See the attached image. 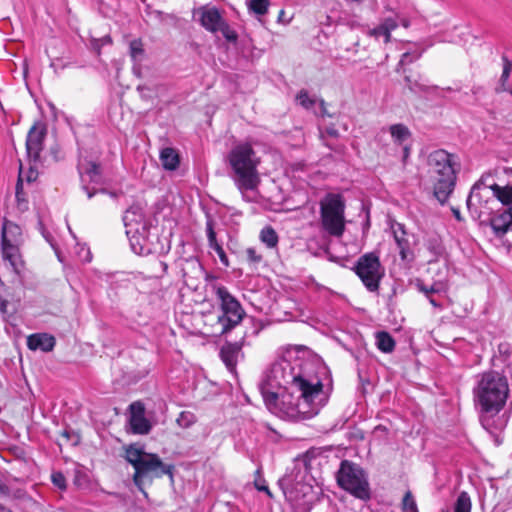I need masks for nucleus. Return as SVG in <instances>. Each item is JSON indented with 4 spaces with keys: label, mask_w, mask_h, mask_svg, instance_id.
<instances>
[{
    "label": "nucleus",
    "mask_w": 512,
    "mask_h": 512,
    "mask_svg": "<svg viewBox=\"0 0 512 512\" xmlns=\"http://www.w3.org/2000/svg\"><path fill=\"white\" fill-rule=\"evenodd\" d=\"M305 354L302 346L280 349L259 384L266 407L285 420L310 419L329 399L319 376L321 368L306 359Z\"/></svg>",
    "instance_id": "1"
},
{
    "label": "nucleus",
    "mask_w": 512,
    "mask_h": 512,
    "mask_svg": "<svg viewBox=\"0 0 512 512\" xmlns=\"http://www.w3.org/2000/svg\"><path fill=\"white\" fill-rule=\"evenodd\" d=\"M509 395V385L506 377L498 372L482 374L474 389L475 403L480 409V422L489 432L501 429L504 421L495 419L503 409Z\"/></svg>",
    "instance_id": "2"
},
{
    "label": "nucleus",
    "mask_w": 512,
    "mask_h": 512,
    "mask_svg": "<svg viewBox=\"0 0 512 512\" xmlns=\"http://www.w3.org/2000/svg\"><path fill=\"white\" fill-rule=\"evenodd\" d=\"M227 159L235 174V185L243 199L248 202L256 201L257 187L260 182L257 167L260 159L251 144L246 142L236 144L228 153Z\"/></svg>",
    "instance_id": "3"
},
{
    "label": "nucleus",
    "mask_w": 512,
    "mask_h": 512,
    "mask_svg": "<svg viewBox=\"0 0 512 512\" xmlns=\"http://www.w3.org/2000/svg\"><path fill=\"white\" fill-rule=\"evenodd\" d=\"M125 459L133 466V482L145 497V487L150 486L154 479L164 475L173 478V465L164 463L157 454L148 453L137 444L125 447Z\"/></svg>",
    "instance_id": "4"
},
{
    "label": "nucleus",
    "mask_w": 512,
    "mask_h": 512,
    "mask_svg": "<svg viewBox=\"0 0 512 512\" xmlns=\"http://www.w3.org/2000/svg\"><path fill=\"white\" fill-rule=\"evenodd\" d=\"M212 293L219 302L220 311L206 318L205 333L212 337H219L238 326L243 320L245 311L225 286L213 284Z\"/></svg>",
    "instance_id": "5"
},
{
    "label": "nucleus",
    "mask_w": 512,
    "mask_h": 512,
    "mask_svg": "<svg viewBox=\"0 0 512 512\" xmlns=\"http://www.w3.org/2000/svg\"><path fill=\"white\" fill-rule=\"evenodd\" d=\"M428 177L436 199L444 204L454 190L456 170L453 155L436 150L428 156Z\"/></svg>",
    "instance_id": "6"
},
{
    "label": "nucleus",
    "mask_w": 512,
    "mask_h": 512,
    "mask_svg": "<svg viewBox=\"0 0 512 512\" xmlns=\"http://www.w3.org/2000/svg\"><path fill=\"white\" fill-rule=\"evenodd\" d=\"M23 243L22 230L16 223L4 220L1 231V251L2 259L6 262L14 273L13 283L21 284V275L25 268V263L20 253V246Z\"/></svg>",
    "instance_id": "7"
},
{
    "label": "nucleus",
    "mask_w": 512,
    "mask_h": 512,
    "mask_svg": "<svg viewBox=\"0 0 512 512\" xmlns=\"http://www.w3.org/2000/svg\"><path fill=\"white\" fill-rule=\"evenodd\" d=\"M339 487L361 500L370 498L368 477L363 468L349 460H343L336 473Z\"/></svg>",
    "instance_id": "8"
},
{
    "label": "nucleus",
    "mask_w": 512,
    "mask_h": 512,
    "mask_svg": "<svg viewBox=\"0 0 512 512\" xmlns=\"http://www.w3.org/2000/svg\"><path fill=\"white\" fill-rule=\"evenodd\" d=\"M323 229L331 236L340 237L345 231V201L340 194L328 193L320 201Z\"/></svg>",
    "instance_id": "9"
},
{
    "label": "nucleus",
    "mask_w": 512,
    "mask_h": 512,
    "mask_svg": "<svg viewBox=\"0 0 512 512\" xmlns=\"http://www.w3.org/2000/svg\"><path fill=\"white\" fill-rule=\"evenodd\" d=\"M354 271L370 292L379 289L380 281L385 274L379 256L374 252L360 256L355 264Z\"/></svg>",
    "instance_id": "10"
},
{
    "label": "nucleus",
    "mask_w": 512,
    "mask_h": 512,
    "mask_svg": "<svg viewBox=\"0 0 512 512\" xmlns=\"http://www.w3.org/2000/svg\"><path fill=\"white\" fill-rule=\"evenodd\" d=\"M78 171L82 188L89 199L98 193L109 194L111 197H116V193L108 192L105 188L89 186V184L101 185L103 183L101 168L96 162L88 160L87 158H80L78 162Z\"/></svg>",
    "instance_id": "11"
},
{
    "label": "nucleus",
    "mask_w": 512,
    "mask_h": 512,
    "mask_svg": "<svg viewBox=\"0 0 512 512\" xmlns=\"http://www.w3.org/2000/svg\"><path fill=\"white\" fill-rule=\"evenodd\" d=\"M487 188L492 190L494 197H496L503 205L512 204V185L508 184L505 186H500L498 184H493L489 187H486L484 184V178L482 177L477 183L473 185L467 198V207L469 210H472V208L477 210V206L480 204L482 198L481 190Z\"/></svg>",
    "instance_id": "12"
},
{
    "label": "nucleus",
    "mask_w": 512,
    "mask_h": 512,
    "mask_svg": "<svg viewBox=\"0 0 512 512\" xmlns=\"http://www.w3.org/2000/svg\"><path fill=\"white\" fill-rule=\"evenodd\" d=\"M490 227L496 239L506 247L512 246V205L490 218Z\"/></svg>",
    "instance_id": "13"
},
{
    "label": "nucleus",
    "mask_w": 512,
    "mask_h": 512,
    "mask_svg": "<svg viewBox=\"0 0 512 512\" xmlns=\"http://www.w3.org/2000/svg\"><path fill=\"white\" fill-rule=\"evenodd\" d=\"M200 21L205 29L213 33L220 32L229 41H234L237 38L236 33L230 29L219 11L215 8L203 9Z\"/></svg>",
    "instance_id": "14"
},
{
    "label": "nucleus",
    "mask_w": 512,
    "mask_h": 512,
    "mask_svg": "<svg viewBox=\"0 0 512 512\" xmlns=\"http://www.w3.org/2000/svg\"><path fill=\"white\" fill-rule=\"evenodd\" d=\"M149 226L141 229H130V232L126 233L132 251L138 255H148L157 251L156 244L152 241Z\"/></svg>",
    "instance_id": "15"
},
{
    "label": "nucleus",
    "mask_w": 512,
    "mask_h": 512,
    "mask_svg": "<svg viewBox=\"0 0 512 512\" xmlns=\"http://www.w3.org/2000/svg\"><path fill=\"white\" fill-rule=\"evenodd\" d=\"M46 136V129L43 125H33L27 135L26 150L28 157L34 162L39 160L40 153L43 150V141Z\"/></svg>",
    "instance_id": "16"
},
{
    "label": "nucleus",
    "mask_w": 512,
    "mask_h": 512,
    "mask_svg": "<svg viewBox=\"0 0 512 512\" xmlns=\"http://www.w3.org/2000/svg\"><path fill=\"white\" fill-rule=\"evenodd\" d=\"M144 406L140 402H134L130 405L129 423L131 431L134 434H148L151 430V424L144 415Z\"/></svg>",
    "instance_id": "17"
},
{
    "label": "nucleus",
    "mask_w": 512,
    "mask_h": 512,
    "mask_svg": "<svg viewBox=\"0 0 512 512\" xmlns=\"http://www.w3.org/2000/svg\"><path fill=\"white\" fill-rule=\"evenodd\" d=\"M389 133L393 143L402 148V159L405 162L410 155L411 131L406 125L398 123L389 127Z\"/></svg>",
    "instance_id": "18"
},
{
    "label": "nucleus",
    "mask_w": 512,
    "mask_h": 512,
    "mask_svg": "<svg viewBox=\"0 0 512 512\" xmlns=\"http://www.w3.org/2000/svg\"><path fill=\"white\" fill-rule=\"evenodd\" d=\"M391 230L399 249V254L402 260L412 259V251L408 234L404 228V225L398 222L391 223Z\"/></svg>",
    "instance_id": "19"
},
{
    "label": "nucleus",
    "mask_w": 512,
    "mask_h": 512,
    "mask_svg": "<svg viewBox=\"0 0 512 512\" xmlns=\"http://www.w3.org/2000/svg\"><path fill=\"white\" fill-rule=\"evenodd\" d=\"M123 222L126 228V233L130 232V229H141L149 226L145 220L144 209L140 204H134L125 211Z\"/></svg>",
    "instance_id": "20"
},
{
    "label": "nucleus",
    "mask_w": 512,
    "mask_h": 512,
    "mask_svg": "<svg viewBox=\"0 0 512 512\" xmlns=\"http://www.w3.org/2000/svg\"><path fill=\"white\" fill-rule=\"evenodd\" d=\"M27 346L33 351L49 352L55 346V338L47 333L32 334L27 338Z\"/></svg>",
    "instance_id": "21"
},
{
    "label": "nucleus",
    "mask_w": 512,
    "mask_h": 512,
    "mask_svg": "<svg viewBox=\"0 0 512 512\" xmlns=\"http://www.w3.org/2000/svg\"><path fill=\"white\" fill-rule=\"evenodd\" d=\"M206 231H207V239H208V245L211 249H213L216 254L218 255L220 262L225 266H229V260L228 257L222 248V246L218 243L216 239V233L213 228V222L207 221L206 223Z\"/></svg>",
    "instance_id": "22"
},
{
    "label": "nucleus",
    "mask_w": 512,
    "mask_h": 512,
    "mask_svg": "<svg viewBox=\"0 0 512 512\" xmlns=\"http://www.w3.org/2000/svg\"><path fill=\"white\" fill-rule=\"evenodd\" d=\"M239 353L240 347L237 344L228 343L221 348L220 357L230 371L235 368Z\"/></svg>",
    "instance_id": "23"
},
{
    "label": "nucleus",
    "mask_w": 512,
    "mask_h": 512,
    "mask_svg": "<svg viewBox=\"0 0 512 512\" xmlns=\"http://www.w3.org/2000/svg\"><path fill=\"white\" fill-rule=\"evenodd\" d=\"M160 161L166 170H176L179 166V155L175 149L166 147L160 152Z\"/></svg>",
    "instance_id": "24"
},
{
    "label": "nucleus",
    "mask_w": 512,
    "mask_h": 512,
    "mask_svg": "<svg viewBox=\"0 0 512 512\" xmlns=\"http://www.w3.org/2000/svg\"><path fill=\"white\" fill-rule=\"evenodd\" d=\"M376 346L384 353H391L395 348V341L392 336L385 331L376 333Z\"/></svg>",
    "instance_id": "25"
},
{
    "label": "nucleus",
    "mask_w": 512,
    "mask_h": 512,
    "mask_svg": "<svg viewBox=\"0 0 512 512\" xmlns=\"http://www.w3.org/2000/svg\"><path fill=\"white\" fill-rule=\"evenodd\" d=\"M16 208L20 213H24L29 208V202L26 198L25 193L23 192V183H22V177L21 174L19 175L17 184H16Z\"/></svg>",
    "instance_id": "26"
},
{
    "label": "nucleus",
    "mask_w": 512,
    "mask_h": 512,
    "mask_svg": "<svg viewBox=\"0 0 512 512\" xmlns=\"http://www.w3.org/2000/svg\"><path fill=\"white\" fill-rule=\"evenodd\" d=\"M503 70L502 74L499 79V86L496 88V90L499 91H509L512 94V90L509 89L507 82L510 77V73L512 70V64L509 60L506 58L503 59Z\"/></svg>",
    "instance_id": "27"
},
{
    "label": "nucleus",
    "mask_w": 512,
    "mask_h": 512,
    "mask_svg": "<svg viewBox=\"0 0 512 512\" xmlns=\"http://www.w3.org/2000/svg\"><path fill=\"white\" fill-rule=\"evenodd\" d=\"M472 502L469 494L465 491L459 493L455 504L454 512H471Z\"/></svg>",
    "instance_id": "28"
},
{
    "label": "nucleus",
    "mask_w": 512,
    "mask_h": 512,
    "mask_svg": "<svg viewBox=\"0 0 512 512\" xmlns=\"http://www.w3.org/2000/svg\"><path fill=\"white\" fill-rule=\"evenodd\" d=\"M269 0H248L247 6L250 12L257 16H264L268 12Z\"/></svg>",
    "instance_id": "29"
},
{
    "label": "nucleus",
    "mask_w": 512,
    "mask_h": 512,
    "mask_svg": "<svg viewBox=\"0 0 512 512\" xmlns=\"http://www.w3.org/2000/svg\"><path fill=\"white\" fill-rule=\"evenodd\" d=\"M420 292H422L426 297L433 294L445 293L447 290V286L445 283L438 281L434 282L431 286H426L422 283L417 285Z\"/></svg>",
    "instance_id": "30"
},
{
    "label": "nucleus",
    "mask_w": 512,
    "mask_h": 512,
    "mask_svg": "<svg viewBox=\"0 0 512 512\" xmlns=\"http://www.w3.org/2000/svg\"><path fill=\"white\" fill-rule=\"evenodd\" d=\"M260 239L269 248L276 247L278 243V235L272 227L263 228L260 233Z\"/></svg>",
    "instance_id": "31"
},
{
    "label": "nucleus",
    "mask_w": 512,
    "mask_h": 512,
    "mask_svg": "<svg viewBox=\"0 0 512 512\" xmlns=\"http://www.w3.org/2000/svg\"><path fill=\"white\" fill-rule=\"evenodd\" d=\"M176 422L182 428H189L196 422V416L190 411H182L177 417Z\"/></svg>",
    "instance_id": "32"
},
{
    "label": "nucleus",
    "mask_w": 512,
    "mask_h": 512,
    "mask_svg": "<svg viewBox=\"0 0 512 512\" xmlns=\"http://www.w3.org/2000/svg\"><path fill=\"white\" fill-rule=\"evenodd\" d=\"M406 87L414 93L423 92L427 90V86L421 82V79H412L410 75L404 77Z\"/></svg>",
    "instance_id": "33"
},
{
    "label": "nucleus",
    "mask_w": 512,
    "mask_h": 512,
    "mask_svg": "<svg viewBox=\"0 0 512 512\" xmlns=\"http://www.w3.org/2000/svg\"><path fill=\"white\" fill-rule=\"evenodd\" d=\"M130 56L134 62L141 61L143 57V45L140 40H133L130 42Z\"/></svg>",
    "instance_id": "34"
},
{
    "label": "nucleus",
    "mask_w": 512,
    "mask_h": 512,
    "mask_svg": "<svg viewBox=\"0 0 512 512\" xmlns=\"http://www.w3.org/2000/svg\"><path fill=\"white\" fill-rule=\"evenodd\" d=\"M297 102L305 109H311L315 104V99L312 98L306 90H301L296 96Z\"/></svg>",
    "instance_id": "35"
},
{
    "label": "nucleus",
    "mask_w": 512,
    "mask_h": 512,
    "mask_svg": "<svg viewBox=\"0 0 512 512\" xmlns=\"http://www.w3.org/2000/svg\"><path fill=\"white\" fill-rule=\"evenodd\" d=\"M402 509L404 512H413L418 509L416 501L410 491H407L403 497Z\"/></svg>",
    "instance_id": "36"
},
{
    "label": "nucleus",
    "mask_w": 512,
    "mask_h": 512,
    "mask_svg": "<svg viewBox=\"0 0 512 512\" xmlns=\"http://www.w3.org/2000/svg\"><path fill=\"white\" fill-rule=\"evenodd\" d=\"M369 34L373 37H375L376 39H379L381 37L384 38V42L385 43H388L390 41V35L384 31V27L382 26V24L380 23L377 27L371 29L369 31Z\"/></svg>",
    "instance_id": "37"
},
{
    "label": "nucleus",
    "mask_w": 512,
    "mask_h": 512,
    "mask_svg": "<svg viewBox=\"0 0 512 512\" xmlns=\"http://www.w3.org/2000/svg\"><path fill=\"white\" fill-rule=\"evenodd\" d=\"M384 27V31L391 36V32L398 27V22L394 17H387L381 22Z\"/></svg>",
    "instance_id": "38"
},
{
    "label": "nucleus",
    "mask_w": 512,
    "mask_h": 512,
    "mask_svg": "<svg viewBox=\"0 0 512 512\" xmlns=\"http://www.w3.org/2000/svg\"><path fill=\"white\" fill-rule=\"evenodd\" d=\"M51 479L53 484L59 489L64 490L66 488V479L61 472H54Z\"/></svg>",
    "instance_id": "39"
},
{
    "label": "nucleus",
    "mask_w": 512,
    "mask_h": 512,
    "mask_svg": "<svg viewBox=\"0 0 512 512\" xmlns=\"http://www.w3.org/2000/svg\"><path fill=\"white\" fill-rule=\"evenodd\" d=\"M78 255L83 262H90L92 259L91 252L85 244L79 245Z\"/></svg>",
    "instance_id": "40"
},
{
    "label": "nucleus",
    "mask_w": 512,
    "mask_h": 512,
    "mask_svg": "<svg viewBox=\"0 0 512 512\" xmlns=\"http://www.w3.org/2000/svg\"><path fill=\"white\" fill-rule=\"evenodd\" d=\"M247 259L252 263H259L262 260V256L258 254L255 248H248L246 250Z\"/></svg>",
    "instance_id": "41"
},
{
    "label": "nucleus",
    "mask_w": 512,
    "mask_h": 512,
    "mask_svg": "<svg viewBox=\"0 0 512 512\" xmlns=\"http://www.w3.org/2000/svg\"><path fill=\"white\" fill-rule=\"evenodd\" d=\"M419 57H420L419 54L416 56H411L410 53H404L401 57V60L399 61L398 66L402 67L407 63L413 62L414 60L418 59Z\"/></svg>",
    "instance_id": "42"
},
{
    "label": "nucleus",
    "mask_w": 512,
    "mask_h": 512,
    "mask_svg": "<svg viewBox=\"0 0 512 512\" xmlns=\"http://www.w3.org/2000/svg\"><path fill=\"white\" fill-rule=\"evenodd\" d=\"M110 43H111V38L109 36H104L103 38H101L99 40H94L93 46L96 47L97 49H99L101 45L110 44Z\"/></svg>",
    "instance_id": "43"
},
{
    "label": "nucleus",
    "mask_w": 512,
    "mask_h": 512,
    "mask_svg": "<svg viewBox=\"0 0 512 512\" xmlns=\"http://www.w3.org/2000/svg\"><path fill=\"white\" fill-rule=\"evenodd\" d=\"M7 305L8 301L6 299V296L0 297V312L5 315L7 313Z\"/></svg>",
    "instance_id": "44"
},
{
    "label": "nucleus",
    "mask_w": 512,
    "mask_h": 512,
    "mask_svg": "<svg viewBox=\"0 0 512 512\" xmlns=\"http://www.w3.org/2000/svg\"><path fill=\"white\" fill-rule=\"evenodd\" d=\"M290 21H291V18L285 19V11L280 10L279 15H278V22L283 23V24H288V23H290Z\"/></svg>",
    "instance_id": "45"
},
{
    "label": "nucleus",
    "mask_w": 512,
    "mask_h": 512,
    "mask_svg": "<svg viewBox=\"0 0 512 512\" xmlns=\"http://www.w3.org/2000/svg\"><path fill=\"white\" fill-rule=\"evenodd\" d=\"M426 298L428 299L429 303H430L433 307H435V308H439V309H441V308H442V305H441L439 302H437V300L433 297V295H429V297H426Z\"/></svg>",
    "instance_id": "46"
},
{
    "label": "nucleus",
    "mask_w": 512,
    "mask_h": 512,
    "mask_svg": "<svg viewBox=\"0 0 512 512\" xmlns=\"http://www.w3.org/2000/svg\"><path fill=\"white\" fill-rule=\"evenodd\" d=\"M6 286L4 282L0 279V297L7 296Z\"/></svg>",
    "instance_id": "47"
},
{
    "label": "nucleus",
    "mask_w": 512,
    "mask_h": 512,
    "mask_svg": "<svg viewBox=\"0 0 512 512\" xmlns=\"http://www.w3.org/2000/svg\"><path fill=\"white\" fill-rule=\"evenodd\" d=\"M452 213H453L454 217H455L458 221H462V216H461V213H460L459 209H457V208H452Z\"/></svg>",
    "instance_id": "48"
},
{
    "label": "nucleus",
    "mask_w": 512,
    "mask_h": 512,
    "mask_svg": "<svg viewBox=\"0 0 512 512\" xmlns=\"http://www.w3.org/2000/svg\"><path fill=\"white\" fill-rule=\"evenodd\" d=\"M256 488L259 490V491H265L268 495H271L268 487L266 485H260V484H256Z\"/></svg>",
    "instance_id": "49"
},
{
    "label": "nucleus",
    "mask_w": 512,
    "mask_h": 512,
    "mask_svg": "<svg viewBox=\"0 0 512 512\" xmlns=\"http://www.w3.org/2000/svg\"><path fill=\"white\" fill-rule=\"evenodd\" d=\"M319 105H320V109H321V113H322V115H325V114H326V107H325V102H324V100H321V101H320V103H319Z\"/></svg>",
    "instance_id": "50"
},
{
    "label": "nucleus",
    "mask_w": 512,
    "mask_h": 512,
    "mask_svg": "<svg viewBox=\"0 0 512 512\" xmlns=\"http://www.w3.org/2000/svg\"><path fill=\"white\" fill-rule=\"evenodd\" d=\"M33 171L30 172V175L27 177V181L28 182H31L34 178H33Z\"/></svg>",
    "instance_id": "51"
},
{
    "label": "nucleus",
    "mask_w": 512,
    "mask_h": 512,
    "mask_svg": "<svg viewBox=\"0 0 512 512\" xmlns=\"http://www.w3.org/2000/svg\"><path fill=\"white\" fill-rule=\"evenodd\" d=\"M0 512H11V511L6 509L4 506L0 505Z\"/></svg>",
    "instance_id": "52"
},
{
    "label": "nucleus",
    "mask_w": 512,
    "mask_h": 512,
    "mask_svg": "<svg viewBox=\"0 0 512 512\" xmlns=\"http://www.w3.org/2000/svg\"><path fill=\"white\" fill-rule=\"evenodd\" d=\"M329 134H331L333 136H336L337 135V131L335 129L329 130Z\"/></svg>",
    "instance_id": "53"
},
{
    "label": "nucleus",
    "mask_w": 512,
    "mask_h": 512,
    "mask_svg": "<svg viewBox=\"0 0 512 512\" xmlns=\"http://www.w3.org/2000/svg\"><path fill=\"white\" fill-rule=\"evenodd\" d=\"M63 436H65V437H67V438H68V437H69V433H68L67 431H65V432L63 433Z\"/></svg>",
    "instance_id": "54"
},
{
    "label": "nucleus",
    "mask_w": 512,
    "mask_h": 512,
    "mask_svg": "<svg viewBox=\"0 0 512 512\" xmlns=\"http://www.w3.org/2000/svg\"><path fill=\"white\" fill-rule=\"evenodd\" d=\"M2 487H3V486H2V484L0 483V490H2Z\"/></svg>",
    "instance_id": "55"
},
{
    "label": "nucleus",
    "mask_w": 512,
    "mask_h": 512,
    "mask_svg": "<svg viewBox=\"0 0 512 512\" xmlns=\"http://www.w3.org/2000/svg\"><path fill=\"white\" fill-rule=\"evenodd\" d=\"M413 512H419V511H418V509H417V510H415V511H413Z\"/></svg>",
    "instance_id": "56"
}]
</instances>
